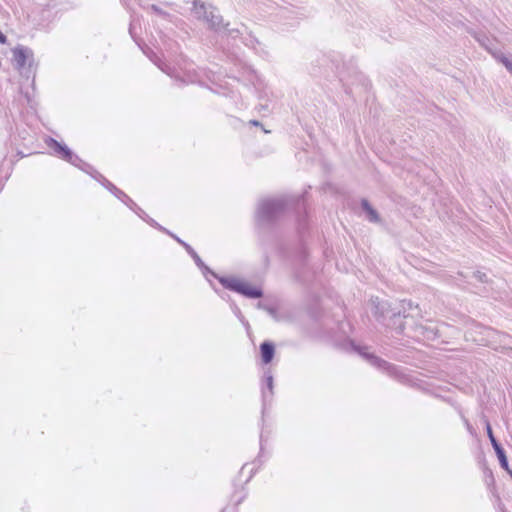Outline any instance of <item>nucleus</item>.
Returning <instances> with one entry per match:
<instances>
[{
  "instance_id": "f257e3e1",
  "label": "nucleus",
  "mask_w": 512,
  "mask_h": 512,
  "mask_svg": "<svg viewBox=\"0 0 512 512\" xmlns=\"http://www.w3.org/2000/svg\"><path fill=\"white\" fill-rule=\"evenodd\" d=\"M192 12L195 18L202 20L213 29H219L222 24V18L217 14V10L199 0L194 1Z\"/></svg>"
},
{
  "instance_id": "f03ea898",
  "label": "nucleus",
  "mask_w": 512,
  "mask_h": 512,
  "mask_svg": "<svg viewBox=\"0 0 512 512\" xmlns=\"http://www.w3.org/2000/svg\"><path fill=\"white\" fill-rule=\"evenodd\" d=\"M220 282L228 289L234 290L248 298H259L262 296V292L256 286L251 285L250 283L235 278H221Z\"/></svg>"
},
{
  "instance_id": "7ed1b4c3",
  "label": "nucleus",
  "mask_w": 512,
  "mask_h": 512,
  "mask_svg": "<svg viewBox=\"0 0 512 512\" xmlns=\"http://www.w3.org/2000/svg\"><path fill=\"white\" fill-rule=\"evenodd\" d=\"M32 51L24 46L12 49V63L17 70L24 68L32 60Z\"/></svg>"
},
{
  "instance_id": "20e7f679",
  "label": "nucleus",
  "mask_w": 512,
  "mask_h": 512,
  "mask_svg": "<svg viewBox=\"0 0 512 512\" xmlns=\"http://www.w3.org/2000/svg\"><path fill=\"white\" fill-rule=\"evenodd\" d=\"M486 429H487V434H488V437H489V439L491 441V444H492V446H493V448H494V450H495V452L497 454V457L499 459L501 467L503 469H505V470H508L507 457H506L505 452L502 449V447L496 441L489 422H486Z\"/></svg>"
},
{
  "instance_id": "39448f33",
  "label": "nucleus",
  "mask_w": 512,
  "mask_h": 512,
  "mask_svg": "<svg viewBox=\"0 0 512 512\" xmlns=\"http://www.w3.org/2000/svg\"><path fill=\"white\" fill-rule=\"evenodd\" d=\"M280 208V203L276 200L267 199L259 204L258 212L262 217H269L272 213Z\"/></svg>"
},
{
  "instance_id": "423d86ee",
  "label": "nucleus",
  "mask_w": 512,
  "mask_h": 512,
  "mask_svg": "<svg viewBox=\"0 0 512 512\" xmlns=\"http://www.w3.org/2000/svg\"><path fill=\"white\" fill-rule=\"evenodd\" d=\"M369 309L375 317L383 316L387 310V303L379 298H372L369 302Z\"/></svg>"
},
{
  "instance_id": "0eeeda50",
  "label": "nucleus",
  "mask_w": 512,
  "mask_h": 512,
  "mask_svg": "<svg viewBox=\"0 0 512 512\" xmlns=\"http://www.w3.org/2000/svg\"><path fill=\"white\" fill-rule=\"evenodd\" d=\"M47 143L50 147H53L55 152L58 153L63 159L70 162L72 161V153L66 146L61 145L53 139H50Z\"/></svg>"
},
{
  "instance_id": "6e6552de",
  "label": "nucleus",
  "mask_w": 512,
  "mask_h": 512,
  "mask_svg": "<svg viewBox=\"0 0 512 512\" xmlns=\"http://www.w3.org/2000/svg\"><path fill=\"white\" fill-rule=\"evenodd\" d=\"M274 355V346L268 342L261 345V356L264 363H269Z\"/></svg>"
},
{
  "instance_id": "1a4fd4ad",
  "label": "nucleus",
  "mask_w": 512,
  "mask_h": 512,
  "mask_svg": "<svg viewBox=\"0 0 512 512\" xmlns=\"http://www.w3.org/2000/svg\"><path fill=\"white\" fill-rule=\"evenodd\" d=\"M362 207L364 212L366 213L367 218L372 222H378L379 217L377 212L370 206L367 201L362 202Z\"/></svg>"
},
{
  "instance_id": "9d476101",
  "label": "nucleus",
  "mask_w": 512,
  "mask_h": 512,
  "mask_svg": "<svg viewBox=\"0 0 512 512\" xmlns=\"http://www.w3.org/2000/svg\"><path fill=\"white\" fill-rule=\"evenodd\" d=\"M498 59L507 68V70L512 72V58L502 55V56L498 57Z\"/></svg>"
},
{
  "instance_id": "9b49d317",
  "label": "nucleus",
  "mask_w": 512,
  "mask_h": 512,
  "mask_svg": "<svg viewBox=\"0 0 512 512\" xmlns=\"http://www.w3.org/2000/svg\"><path fill=\"white\" fill-rule=\"evenodd\" d=\"M6 42V37L0 32V43H5Z\"/></svg>"
},
{
  "instance_id": "f8f14e48",
  "label": "nucleus",
  "mask_w": 512,
  "mask_h": 512,
  "mask_svg": "<svg viewBox=\"0 0 512 512\" xmlns=\"http://www.w3.org/2000/svg\"><path fill=\"white\" fill-rule=\"evenodd\" d=\"M268 386H269V388L272 387V377L271 376L268 377Z\"/></svg>"
},
{
  "instance_id": "ddd939ff",
  "label": "nucleus",
  "mask_w": 512,
  "mask_h": 512,
  "mask_svg": "<svg viewBox=\"0 0 512 512\" xmlns=\"http://www.w3.org/2000/svg\"><path fill=\"white\" fill-rule=\"evenodd\" d=\"M193 257L195 258L196 262L199 264L200 263L199 257L194 253H193Z\"/></svg>"
}]
</instances>
